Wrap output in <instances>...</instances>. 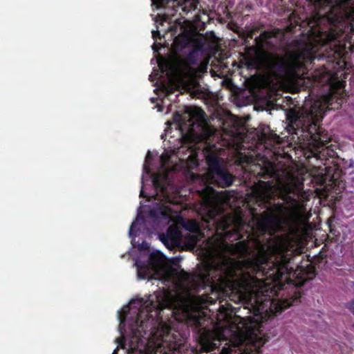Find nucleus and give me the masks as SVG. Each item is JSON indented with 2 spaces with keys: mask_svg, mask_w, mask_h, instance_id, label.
I'll use <instances>...</instances> for the list:
<instances>
[{
  "mask_svg": "<svg viewBox=\"0 0 354 354\" xmlns=\"http://www.w3.org/2000/svg\"><path fill=\"white\" fill-rule=\"evenodd\" d=\"M248 253L246 245L238 242L229 244L218 240L209 245L207 256L209 259L203 266L195 274H190L182 269L174 268L167 265L165 257L160 252L149 254L147 263L136 260L138 279H158L171 283L185 292L198 290L209 286L211 290L225 291L243 288L250 295V303L257 308L259 313L264 309L261 304L263 301L270 303V309L274 313H279V301H267L272 292L268 284L254 276H266L279 282V249L273 257L267 261L265 257L238 261Z\"/></svg>",
  "mask_w": 354,
  "mask_h": 354,
  "instance_id": "nucleus-1",
  "label": "nucleus"
},
{
  "mask_svg": "<svg viewBox=\"0 0 354 354\" xmlns=\"http://www.w3.org/2000/svg\"><path fill=\"white\" fill-rule=\"evenodd\" d=\"M156 299L158 304H155L153 299L132 300L131 306H124L119 313L122 337L117 339L118 347L125 350V354H169L183 346L184 340L179 337V334L171 333L170 327L162 320L156 318V311L155 316L149 315L170 304L167 295L165 304L158 297ZM118 349L112 354H118Z\"/></svg>",
  "mask_w": 354,
  "mask_h": 354,
  "instance_id": "nucleus-2",
  "label": "nucleus"
},
{
  "mask_svg": "<svg viewBox=\"0 0 354 354\" xmlns=\"http://www.w3.org/2000/svg\"><path fill=\"white\" fill-rule=\"evenodd\" d=\"M273 37L270 32L264 31L254 37L255 45L259 48L253 59L252 66L258 70L267 71L275 76L292 73L303 66V61L310 59L313 46L310 44L296 41L295 49L290 51L286 57L263 50L268 39Z\"/></svg>",
  "mask_w": 354,
  "mask_h": 354,
  "instance_id": "nucleus-3",
  "label": "nucleus"
},
{
  "mask_svg": "<svg viewBox=\"0 0 354 354\" xmlns=\"http://www.w3.org/2000/svg\"><path fill=\"white\" fill-rule=\"evenodd\" d=\"M324 114V105L315 102L309 109L305 107L298 111L290 110L286 114L288 122L287 129L289 133H297V131H307L318 145H325L327 138L322 135L318 123Z\"/></svg>",
  "mask_w": 354,
  "mask_h": 354,
  "instance_id": "nucleus-4",
  "label": "nucleus"
},
{
  "mask_svg": "<svg viewBox=\"0 0 354 354\" xmlns=\"http://www.w3.org/2000/svg\"><path fill=\"white\" fill-rule=\"evenodd\" d=\"M174 119L178 126L191 137L205 140L214 133L207 123L204 111L198 107H187L184 115L176 114Z\"/></svg>",
  "mask_w": 354,
  "mask_h": 354,
  "instance_id": "nucleus-5",
  "label": "nucleus"
},
{
  "mask_svg": "<svg viewBox=\"0 0 354 354\" xmlns=\"http://www.w3.org/2000/svg\"><path fill=\"white\" fill-rule=\"evenodd\" d=\"M167 159L161 156V170L157 174L152 175V185L157 192L156 200L164 201V203H157L158 214L168 222L173 221L177 211H174L171 207V201L169 198V193L174 191V187L169 177L165 162Z\"/></svg>",
  "mask_w": 354,
  "mask_h": 354,
  "instance_id": "nucleus-6",
  "label": "nucleus"
},
{
  "mask_svg": "<svg viewBox=\"0 0 354 354\" xmlns=\"http://www.w3.org/2000/svg\"><path fill=\"white\" fill-rule=\"evenodd\" d=\"M288 181L279 180L278 185L279 197L283 200L289 207L283 204L277 205L276 210L281 215L286 216L290 219L300 216L301 207L298 204L294 196L295 185L293 177L290 176Z\"/></svg>",
  "mask_w": 354,
  "mask_h": 354,
  "instance_id": "nucleus-7",
  "label": "nucleus"
},
{
  "mask_svg": "<svg viewBox=\"0 0 354 354\" xmlns=\"http://www.w3.org/2000/svg\"><path fill=\"white\" fill-rule=\"evenodd\" d=\"M203 201L207 208L209 209V221H205L215 228V232L220 237L225 236V230L235 222V218L229 215H222L217 219L216 215L221 213V207L218 205L216 200L211 195L205 194L203 196Z\"/></svg>",
  "mask_w": 354,
  "mask_h": 354,
  "instance_id": "nucleus-8",
  "label": "nucleus"
},
{
  "mask_svg": "<svg viewBox=\"0 0 354 354\" xmlns=\"http://www.w3.org/2000/svg\"><path fill=\"white\" fill-rule=\"evenodd\" d=\"M206 159L212 180L222 187L232 185L234 176L224 168L219 158L214 154H208Z\"/></svg>",
  "mask_w": 354,
  "mask_h": 354,
  "instance_id": "nucleus-9",
  "label": "nucleus"
},
{
  "mask_svg": "<svg viewBox=\"0 0 354 354\" xmlns=\"http://www.w3.org/2000/svg\"><path fill=\"white\" fill-rule=\"evenodd\" d=\"M325 3L333 20L354 22V0H325Z\"/></svg>",
  "mask_w": 354,
  "mask_h": 354,
  "instance_id": "nucleus-10",
  "label": "nucleus"
},
{
  "mask_svg": "<svg viewBox=\"0 0 354 354\" xmlns=\"http://www.w3.org/2000/svg\"><path fill=\"white\" fill-rule=\"evenodd\" d=\"M202 46L203 44L198 45L196 49L192 50L185 61V68L183 73L188 77H196L202 72V65L197 57L198 51L202 49Z\"/></svg>",
  "mask_w": 354,
  "mask_h": 354,
  "instance_id": "nucleus-11",
  "label": "nucleus"
},
{
  "mask_svg": "<svg viewBox=\"0 0 354 354\" xmlns=\"http://www.w3.org/2000/svg\"><path fill=\"white\" fill-rule=\"evenodd\" d=\"M160 240L169 250L182 245V233L177 225H170L166 233L159 234Z\"/></svg>",
  "mask_w": 354,
  "mask_h": 354,
  "instance_id": "nucleus-12",
  "label": "nucleus"
},
{
  "mask_svg": "<svg viewBox=\"0 0 354 354\" xmlns=\"http://www.w3.org/2000/svg\"><path fill=\"white\" fill-rule=\"evenodd\" d=\"M198 0H180L178 2V8L181 9L184 13H188L197 8Z\"/></svg>",
  "mask_w": 354,
  "mask_h": 354,
  "instance_id": "nucleus-13",
  "label": "nucleus"
},
{
  "mask_svg": "<svg viewBox=\"0 0 354 354\" xmlns=\"http://www.w3.org/2000/svg\"><path fill=\"white\" fill-rule=\"evenodd\" d=\"M192 41V38L188 34L175 37L174 43L180 48H184Z\"/></svg>",
  "mask_w": 354,
  "mask_h": 354,
  "instance_id": "nucleus-14",
  "label": "nucleus"
},
{
  "mask_svg": "<svg viewBox=\"0 0 354 354\" xmlns=\"http://www.w3.org/2000/svg\"><path fill=\"white\" fill-rule=\"evenodd\" d=\"M142 218L140 217V215H138L136 219V221H134L131 227H130V229H129V236L131 237H133L135 236V234H133V231L135 230V229L137 227V226L138 225V224L142 221Z\"/></svg>",
  "mask_w": 354,
  "mask_h": 354,
  "instance_id": "nucleus-15",
  "label": "nucleus"
},
{
  "mask_svg": "<svg viewBox=\"0 0 354 354\" xmlns=\"http://www.w3.org/2000/svg\"><path fill=\"white\" fill-rule=\"evenodd\" d=\"M138 247V249L140 250H145L149 248V244L145 241H142V243L141 244H139Z\"/></svg>",
  "mask_w": 354,
  "mask_h": 354,
  "instance_id": "nucleus-16",
  "label": "nucleus"
},
{
  "mask_svg": "<svg viewBox=\"0 0 354 354\" xmlns=\"http://www.w3.org/2000/svg\"><path fill=\"white\" fill-rule=\"evenodd\" d=\"M346 308L354 315V300L348 302L346 304Z\"/></svg>",
  "mask_w": 354,
  "mask_h": 354,
  "instance_id": "nucleus-17",
  "label": "nucleus"
},
{
  "mask_svg": "<svg viewBox=\"0 0 354 354\" xmlns=\"http://www.w3.org/2000/svg\"><path fill=\"white\" fill-rule=\"evenodd\" d=\"M256 31H257L256 29L251 30L248 33V37L252 39Z\"/></svg>",
  "mask_w": 354,
  "mask_h": 354,
  "instance_id": "nucleus-18",
  "label": "nucleus"
},
{
  "mask_svg": "<svg viewBox=\"0 0 354 354\" xmlns=\"http://www.w3.org/2000/svg\"><path fill=\"white\" fill-rule=\"evenodd\" d=\"M157 36H160V32L158 30H153L152 31V37L153 39H156Z\"/></svg>",
  "mask_w": 354,
  "mask_h": 354,
  "instance_id": "nucleus-19",
  "label": "nucleus"
},
{
  "mask_svg": "<svg viewBox=\"0 0 354 354\" xmlns=\"http://www.w3.org/2000/svg\"><path fill=\"white\" fill-rule=\"evenodd\" d=\"M140 196H142V197H145V194H144V192H143L142 189H141V191H140Z\"/></svg>",
  "mask_w": 354,
  "mask_h": 354,
  "instance_id": "nucleus-20",
  "label": "nucleus"
},
{
  "mask_svg": "<svg viewBox=\"0 0 354 354\" xmlns=\"http://www.w3.org/2000/svg\"><path fill=\"white\" fill-rule=\"evenodd\" d=\"M149 156V153H148V155L147 156V161L148 160Z\"/></svg>",
  "mask_w": 354,
  "mask_h": 354,
  "instance_id": "nucleus-21",
  "label": "nucleus"
},
{
  "mask_svg": "<svg viewBox=\"0 0 354 354\" xmlns=\"http://www.w3.org/2000/svg\"><path fill=\"white\" fill-rule=\"evenodd\" d=\"M144 169H146V170H147V167H146V166H145V165L144 166Z\"/></svg>",
  "mask_w": 354,
  "mask_h": 354,
  "instance_id": "nucleus-22",
  "label": "nucleus"
}]
</instances>
